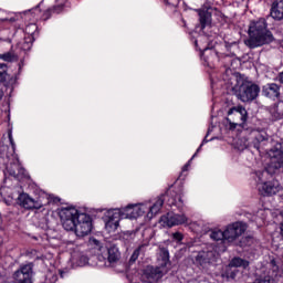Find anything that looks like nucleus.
Masks as SVG:
<instances>
[{
	"instance_id": "obj_1",
	"label": "nucleus",
	"mask_w": 283,
	"mask_h": 283,
	"mask_svg": "<svg viewBox=\"0 0 283 283\" xmlns=\"http://www.w3.org/2000/svg\"><path fill=\"white\" fill-rule=\"evenodd\" d=\"M268 157L270 158V161L266 169L259 170L254 174L258 189L269 180V176H273V174L283 168V142L276 143L270 150H268Z\"/></svg>"
},
{
	"instance_id": "obj_2",
	"label": "nucleus",
	"mask_w": 283,
	"mask_h": 283,
	"mask_svg": "<svg viewBox=\"0 0 283 283\" xmlns=\"http://www.w3.org/2000/svg\"><path fill=\"white\" fill-rule=\"evenodd\" d=\"M248 34L249 38L244 43L250 50L273 43V33L266 30V20L263 18L250 23Z\"/></svg>"
},
{
	"instance_id": "obj_3",
	"label": "nucleus",
	"mask_w": 283,
	"mask_h": 283,
	"mask_svg": "<svg viewBox=\"0 0 283 283\" xmlns=\"http://www.w3.org/2000/svg\"><path fill=\"white\" fill-rule=\"evenodd\" d=\"M258 96H260V86L251 82L241 84L237 93V97L242 103H251V101H255Z\"/></svg>"
},
{
	"instance_id": "obj_4",
	"label": "nucleus",
	"mask_w": 283,
	"mask_h": 283,
	"mask_svg": "<svg viewBox=\"0 0 283 283\" xmlns=\"http://www.w3.org/2000/svg\"><path fill=\"white\" fill-rule=\"evenodd\" d=\"M78 216H81V213L75 208H62L60 218L63 229H65V231H75L77 224L76 218H78Z\"/></svg>"
},
{
	"instance_id": "obj_5",
	"label": "nucleus",
	"mask_w": 283,
	"mask_h": 283,
	"mask_svg": "<svg viewBox=\"0 0 283 283\" xmlns=\"http://www.w3.org/2000/svg\"><path fill=\"white\" fill-rule=\"evenodd\" d=\"M169 269L147 265L142 272V282L156 283L160 282L165 275H167Z\"/></svg>"
},
{
	"instance_id": "obj_6",
	"label": "nucleus",
	"mask_w": 283,
	"mask_h": 283,
	"mask_svg": "<svg viewBox=\"0 0 283 283\" xmlns=\"http://www.w3.org/2000/svg\"><path fill=\"white\" fill-rule=\"evenodd\" d=\"M228 116H230L228 120H232L230 122V129H235L238 125L242 127L247 123L249 113L243 106H234L228 111Z\"/></svg>"
},
{
	"instance_id": "obj_7",
	"label": "nucleus",
	"mask_w": 283,
	"mask_h": 283,
	"mask_svg": "<svg viewBox=\"0 0 283 283\" xmlns=\"http://www.w3.org/2000/svg\"><path fill=\"white\" fill-rule=\"evenodd\" d=\"M75 235L77 238H85L92 233V217L87 213H80L76 217Z\"/></svg>"
},
{
	"instance_id": "obj_8",
	"label": "nucleus",
	"mask_w": 283,
	"mask_h": 283,
	"mask_svg": "<svg viewBox=\"0 0 283 283\" xmlns=\"http://www.w3.org/2000/svg\"><path fill=\"white\" fill-rule=\"evenodd\" d=\"M247 231V224L242 222H234L227 227L223 231L226 237V242H233L238 240Z\"/></svg>"
},
{
	"instance_id": "obj_9",
	"label": "nucleus",
	"mask_w": 283,
	"mask_h": 283,
	"mask_svg": "<svg viewBox=\"0 0 283 283\" xmlns=\"http://www.w3.org/2000/svg\"><path fill=\"white\" fill-rule=\"evenodd\" d=\"M32 263L21 265L18 271L13 273V280L15 283H32Z\"/></svg>"
},
{
	"instance_id": "obj_10",
	"label": "nucleus",
	"mask_w": 283,
	"mask_h": 283,
	"mask_svg": "<svg viewBox=\"0 0 283 283\" xmlns=\"http://www.w3.org/2000/svg\"><path fill=\"white\" fill-rule=\"evenodd\" d=\"M119 211H120L122 220L125 218H128L129 220H134L145 214V206L129 205L124 209H119Z\"/></svg>"
},
{
	"instance_id": "obj_11",
	"label": "nucleus",
	"mask_w": 283,
	"mask_h": 283,
	"mask_svg": "<svg viewBox=\"0 0 283 283\" xmlns=\"http://www.w3.org/2000/svg\"><path fill=\"white\" fill-rule=\"evenodd\" d=\"M123 218L120 217V209L109 210L107 212V220L105 223V229L108 233H114L118 229L119 222Z\"/></svg>"
},
{
	"instance_id": "obj_12",
	"label": "nucleus",
	"mask_w": 283,
	"mask_h": 283,
	"mask_svg": "<svg viewBox=\"0 0 283 283\" xmlns=\"http://www.w3.org/2000/svg\"><path fill=\"white\" fill-rule=\"evenodd\" d=\"M259 191L262 196H275L282 191V186L277 180L265 181L259 186Z\"/></svg>"
},
{
	"instance_id": "obj_13",
	"label": "nucleus",
	"mask_w": 283,
	"mask_h": 283,
	"mask_svg": "<svg viewBox=\"0 0 283 283\" xmlns=\"http://www.w3.org/2000/svg\"><path fill=\"white\" fill-rule=\"evenodd\" d=\"M18 202L19 206L24 209H41L43 207V203L40 200L30 197V195L25 192L19 195Z\"/></svg>"
},
{
	"instance_id": "obj_14",
	"label": "nucleus",
	"mask_w": 283,
	"mask_h": 283,
	"mask_svg": "<svg viewBox=\"0 0 283 283\" xmlns=\"http://www.w3.org/2000/svg\"><path fill=\"white\" fill-rule=\"evenodd\" d=\"M197 264H200L202 269H207L209 264L216 262V251L213 250H202L196 256Z\"/></svg>"
},
{
	"instance_id": "obj_15",
	"label": "nucleus",
	"mask_w": 283,
	"mask_h": 283,
	"mask_svg": "<svg viewBox=\"0 0 283 283\" xmlns=\"http://www.w3.org/2000/svg\"><path fill=\"white\" fill-rule=\"evenodd\" d=\"M185 214H176L174 212H168L166 216L160 218V222L166 224V227H177L178 224H185L187 222Z\"/></svg>"
},
{
	"instance_id": "obj_16",
	"label": "nucleus",
	"mask_w": 283,
	"mask_h": 283,
	"mask_svg": "<svg viewBox=\"0 0 283 283\" xmlns=\"http://www.w3.org/2000/svg\"><path fill=\"white\" fill-rule=\"evenodd\" d=\"M252 134L254 137L252 145L254 149H258V151H260V149H264L265 145H268L271 140V137H269V134H266L264 130H255Z\"/></svg>"
},
{
	"instance_id": "obj_17",
	"label": "nucleus",
	"mask_w": 283,
	"mask_h": 283,
	"mask_svg": "<svg viewBox=\"0 0 283 283\" xmlns=\"http://www.w3.org/2000/svg\"><path fill=\"white\" fill-rule=\"evenodd\" d=\"M262 94L265 96V98H271V101H275V98H280L281 86L276 83H268L263 85Z\"/></svg>"
},
{
	"instance_id": "obj_18",
	"label": "nucleus",
	"mask_w": 283,
	"mask_h": 283,
	"mask_svg": "<svg viewBox=\"0 0 283 283\" xmlns=\"http://www.w3.org/2000/svg\"><path fill=\"white\" fill-rule=\"evenodd\" d=\"M102 259L104 260L105 266H107V262L109 264H116V262H118V260H120V252L118 251V248L113 245V247L108 248L106 259L103 255L98 256V260H102Z\"/></svg>"
},
{
	"instance_id": "obj_19",
	"label": "nucleus",
	"mask_w": 283,
	"mask_h": 283,
	"mask_svg": "<svg viewBox=\"0 0 283 283\" xmlns=\"http://www.w3.org/2000/svg\"><path fill=\"white\" fill-rule=\"evenodd\" d=\"M271 17L275 21L283 19V0H274L271 7Z\"/></svg>"
},
{
	"instance_id": "obj_20",
	"label": "nucleus",
	"mask_w": 283,
	"mask_h": 283,
	"mask_svg": "<svg viewBox=\"0 0 283 283\" xmlns=\"http://www.w3.org/2000/svg\"><path fill=\"white\" fill-rule=\"evenodd\" d=\"M199 15V23L201 27V30H205L207 25H211V12L207 9H198L197 10Z\"/></svg>"
},
{
	"instance_id": "obj_21",
	"label": "nucleus",
	"mask_w": 283,
	"mask_h": 283,
	"mask_svg": "<svg viewBox=\"0 0 283 283\" xmlns=\"http://www.w3.org/2000/svg\"><path fill=\"white\" fill-rule=\"evenodd\" d=\"M164 205H165V198L163 196L158 197L157 200L154 202V205L149 208L147 218L151 220L154 216H157V213H160V210L163 209Z\"/></svg>"
},
{
	"instance_id": "obj_22",
	"label": "nucleus",
	"mask_w": 283,
	"mask_h": 283,
	"mask_svg": "<svg viewBox=\"0 0 283 283\" xmlns=\"http://www.w3.org/2000/svg\"><path fill=\"white\" fill-rule=\"evenodd\" d=\"M159 260H160V263H159V268L160 269H169L167 266H169V251L165 248H161L159 250Z\"/></svg>"
},
{
	"instance_id": "obj_23",
	"label": "nucleus",
	"mask_w": 283,
	"mask_h": 283,
	"mask_svg": "<svg viewBox=\"0 0 283 283\" xmlns=\"http://www.w3.org/2000/svg\"><path fill=\"white\" fill-rule=\"evenodd\" d=\"M247 266H249V261L244 260V259H240V258H234L231 260V262L229 263V268L230 269H247Z\"/></svg>"
},
{
	"instance_id": "obj_24",
	"label": "nucleus",
	"mask_w": 283,
	"mask_h": 283,
	"mask_svg": "<svg viewBox=\"0 0 283 283\" xmlns=\"http://www.w3.org/2000/svg\"><path fill=\"white\" fill-rule=\"evenodd\" d=\"M210 238H211V240H214V242H224V241H227L226 237H224V231H222L220 229L211 230Z\"/></svg>"
},
{
	"instance_id": "obj_25",
	"label": "nucleus",
	"mask_w": 283,
	"mask_h": 283,
	"mask_svg": "<svg viewBox=\"0 0 283 283\" xmlns=\"http://www.w3.org/2000/svg\"><path fill=\"white\" fill-rule=\"evenodd\" d=\"M0 59L7 63H13L14 61H19V55H17L14 51H9L7 53L0 54Z\"/></svg>"
},
{
	"instance_id": "obj_26",
	"label": "nucleus",
	"mask_w": 283,
	"mask_h": 283,
	"mask_svg": "<svg viewBox=\"0 0 283 283\" xmlns=\"http://www.w3.org/2000/svg\"><path fill=\"white\" fill-rule=\"evenodd\" d=\"M170 199H168V205L170 207H174V205H178V202H182V197L178 195L176 191H169L168 192Z\"/></svg>"
},
{
	"instance_id": "obj_27",
	"label": "nucleus",
	"mask_w": 283,
	"mask_h": 283,
	"mask_svg": "<svg viewBox=\"0 0 283 283\" xmlns=\"http://www.w3.org/2000/svg\"><path fill=\"white\" fill-rule=\"evenodd\" d=\"M10 81V74H8V65L0 64V83H7Z\"/></svg>"
},
{
	"instance_id": "obj_28",
	"label": "nucleus",
	"mask_w": 283,
	"mask_h": 283,
	"mask_svg": "<svg viewBox=\"0 0 283 283\" xmlns=\"http://www.w3.org/2000/svg\"><path fill=\"white\" fill-rule=\"evenodd\" d=\"M147 248V244L139 245L132 254L130 262H136L138 260V256L140 255V251H145Z\"/></svg>"
},
{
	"instance_id": "obj_29",
	"label": "nucleus",
	"mask_w": 283,
	"mask_h": 283,
	"mask_svg": "<svg viewBox=\"0 0 283 283\" xmlns=\"http://www.w3.org/2000/svg\"><path fill=\"white\" fill-rule=\"evenodd\" d=\"M270 114H272L274 120L282 118V114H280V112H277V106H272L270 109Z\"/></svg>"
},
{
	"instance_id": "obj_30",
	"label": "nucleus",
	"mask_w": 283,
	"mask_h": 283,
	"mask_svg": "<svg viewBox=\"0 0 283 283\" xmlns=\"http://www.w3.org/2000/svg\"><path fill=\"white\" fill-rule=\"evenodd\" d=\"M51 277V283H56V281L59 280V276H56V274H53V273H49L46 275V279L50 280Z\"/></svg>"
},
{
	"instance_id": "obj_31",
	"label": "nucleus",
	"mask_w": 283,
	"mask_h": 283,
	"mask_svg": "<svg viewBox=\"0 0 283 283\" xmlns=\"http://www.w3.org/2000/svg\"><path fill=\"white\" fill-rule=\"evenodd\" d=\"M166 3L168 6H172V8H176V6L179 3V0H166Z\"/></svg>"
},
{
	"instance_id": "obj_32",
	"label": "nucleus",
	"mask_w": 283,
	"mask_h": 283,
	"mask_svg": "<svg viewBox=\"0 0 283 283\" xmlns=\"http://www.w3.org/2000/svg\"><path fill=\"white\" fill-rule=\"evenodd\" d=\"M52 12H56V8L46 10L44 12V19H49L50 14H52Z\"/></svg>"
},
{
	"instance_id": "obj_33",
	"label": "nucleus",
	"mask_w": 283,
	"mask_h": 283,
	"mask_svg": "<svg viewBox=\"0 0 283 283\" xmlns=\"http://www.w3.org/2000/svg\"><path fill=\"white\" fill-rule=\"evenodd\" d=\"M235 273H238V271L233 270L231 272L228 271L227 275L228 277H231V280H234L235 279Z\"/></svg>"
},
{
	"instance_id": "obj_34",
	"label": "nucleus",
	"mask_w": 283,
	"mask_h": 283,
	"mask_svg": "<svg viewBox=\"0 0 283 283\" xmlns=\"http://www.w3.org/2000/svg\"><path fill=\"white\" fill-rule=\"evenodd\" d=\"M270 266H272L273 273H275L277 271V265L275 264V260L271 261Z\"/></svg>"
},
{
	"instance_id": "obj_35",
	"label": "nucleus",
	"mask_w": 283,
	"mask_h": 283,
	"mask_svg": "<svg viewBox=\"0 0 283 283\" xmlns=\"http://www.w3.org/2000/svg\"><path fill=\"white\" fill-rule=\"evenodd\" d=\"M175 240H182V234L180 232L174 233Z\"/></svg>"
},
{
	"instance_id": "obj_36",
	"label": "nucleus",
	"mask_w": 283,
	"mask_h": 283,
	"mask_svg": "<svg viewBox=\"0 0 283 283\" xmlns=\"http://www.w3.org/2000/svg\"><path fill=\"white\" fill-rule=\"evenodd\" d=\"M9 140L12 146V149H14V139L12 138V133H9Z\"/></svg>"
},
{
	"instance_id": "obj_37",
	"label": "nucleus",
	"mask_w": 283,
	"mask_h": 283,
	"mask_svg": "<svg viewBox=\"0 0 283 283\" xmlns=\"http://www.w3.org/2000/svg\"><path fill=\"white\" fill-rule=\"evenodd\" d=\"M3 98V91L0 90V101Z\"/></svg>"
},
{
	"instance_id": "obj_38",
	"label": "nucleus",
	"mask_w": 283,
	"mask_h": 283,
	"mask_svg": "<svg viewBox=\"0 0 283 283\" xmlns=\"http://www.w3.org/2000/svg\"><path fill=\"white\" fill-rule=\"evenodd\" d=\"M202 147V144H201V146L199 147V148H197V151H200V148Z\"/></svg>"
},
{
	"instance_id": "obj_39",
	"label": "nucleus",
	"mask_w": 283,
	"mask_h": 283,
	"mask_svg": "<svg viewBox=\"0 0 283 283\" xmlns=\"http://www.w3.org/2000/svg\"><path fill=\"white\" fill-rule=\"evenodd\" d=\"M83 260H84V262H87V258L84 256Z\"/></svg>"
},
{
	"instance_id": "obj_40",
	"label": "nucleus",
	"mask_w": 283,
	"mask_h": 283,
	"mask_svg": "<svg viewBox=\"0 0 283 283\" xmlns=\"http://www.w3.org/2000/svg\"><path fill=\"white\" fill-rule=\"evenodd\" d=\"M56 200L59 201V198H55V200H54V201L56 202Z\"/></svg>"
},
{
	"instance_id": "obj_41",
	"label": "nucleus",
	"mask_w": 283,
	"mask_h": 283,
	"mask_svg": "<svg viewBox=\"0 0 283 283\" xmlns=\"http://www.w3.org/2000/svg\"><path fill=\"white\" fill-rule=\"evenodd\" d=\"M10 21H14V19H10Z\"/></svg>"
}]
</instances>
